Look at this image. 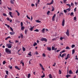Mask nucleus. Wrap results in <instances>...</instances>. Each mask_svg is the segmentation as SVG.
Instances as JSON below:
<instances>
[{"label": "nucleus", "mask_w": 78, "mask_h": 78, "mask_svg": "<svg viewBox=\"0 0 78 78\" xmlns=\"http://www.w3.org/2000/svg\"><path fill=\"white\" fill-rule=\"evenodd\" d=\"M5 51L6 53L8 54H11V50H9V49L8 48H6L5 49Z\"/></svg>", "instance_id": "nucleus-1"}, {"label": "nucleus", "mask_w": 78, "mask_h": 78, "mask_svg": "<svg viewBox=\"0 0 78 78\" xmlns=\"http://www.w3.org/2000/svg\"><path fill=\"white\" fill-rule=\"evenodd\" d=\"M41 41H45V42L47 41V39L45 38H41Z\"/></svg>", "instance_id": "nucleus-2"}, {"label": "nucleus", "mask_w": 78, "mask_h": 78, "mask_svg": "<svg viewBox=\"0 0 78 78\" xmlns=\"http://www.w3.org/2000/svg\"><path fill=\"white\" fill-rule=\"evenodd\" d=\"M64 25H65V20L63 19L62 22V26L63 27H64Z\"/></svg>", "instance_id": "nucleus-3"}, {"label": "nucleus", "mask_w": 78, "mask_h": 78, "mask_svg": "<svg viewBox=\"0 0 78 78\" xmlns=\"http://www.w3.org/2000/svg\"><path fill=\"white\" fill-rule=\"evenodd\" d=\"M54 2V1H53V0H52L50 3H47V5H52V4Z\"/></svg>", "instance_id": "nucleus-4"}, {"label": "nucleus", "mask_w": 78, "mask_h": 78, "mask_svg": "<svg viewBox=\"0 0 78 78\" xmlns=\"http://www.w3.org/2000/svg\"><path fill=\"white\" fill-rule=\"evenodd\" d=\"M7 46L9 48H11L12 47V46L11 45V44H7Z\"/></svg>", "instance_id": "nucleus-5"}, {"label": "nucleus", "mask_w": 78, "mask_h": 78, "mask_svg": "<svg viewBox=\"0 0 78 78\" xmlns=\"http://www.w3.org/2000/svg\"><path fill=\"white\" fill-rule=\"evenodd\" d=\"M55 17H56V14H55L52 17V19L53 21H55Z\"/></svg>", "instance_id": "nucleus-6"}, {"label": "nucleus", "mask_w": 78, "mask_h": 78, "mask_svg": "<svg viewBox=\"0 0 78 78\" xmlns=\"http://www.w3.org/2000/svg\"><path fill=\"white\" fill-rule=\"evenodd\" d=\"M70 54H68L66 56V58H65L66 60H67L68 58H70Z\"/></svg>", "instance_id": "nucleus-7"}, {"label": "nucleus", "mask_w": 78, "mask_h": 78, "mask_svg": "<svg viewBox=\"0 0 78 78\" xmlns=\"http://www.w3.org/2000/svg\"><path fill=\"white\" fill-rule=\"evenodd\" d=\"M66 34L68 36H69V29H67V32H66Z\"/></svg>", "instance_id": "nucleus-8"}, {"label": "nucleus", "mask_w": 78, "mask_h": 78, "mask_svg": "<svg viewBox=\"0 0 78 78\" xmlns=\"http://www.w3.org/2000/svg\"><path fill=\"white\" fill-rule=\"evenodd\" d=\"M65 55H66V54H62V56H61V54H60L59 55L60 57H62V58H63V57H64V56H65Z\"/></svg>", "instance_id": "nucleus-9"}, {"label": "nucleus", "mask_w": 78, "mask_h": 78, "mask_svg": "<svg viewBox=\"0 0 78 78\" xmlns=\"http://www.w3.org/2000/svg\"><path fill=\"white\" fill-rule=\"evenodd\" d=\"M40 1V0H38V1H37V3L35 4L36 7H37V4H39Z\"/></svg>", "instance_id": "nucleus-10"}, {"label": "nucleus", "mask_w": 78, "mask_h": 78, "mask_svg": "<svg viewBox=\"0 0 78 78\" xmlns=\"http://www.w3.org/2000/svg\"><path fill=\"white\" fill-rule=\"evenodd\" d=\"M15 1L14 0H11L10 1V3H11V4H14V2Z\"/></svg>", "instance_id": "nucleus-11"}, {"label": "nucleus", "mask_w": 78, "mask_h": 78, "mask_svg": "<svg viewBox=\"0 0 78 78\" xmlns=\"http://www.w3.org/2000/svg\"><path fill=\"white\" fill-rule=\"evenodd\" d=\"M11 14H12V12H9V15L10 16H11V17H13V16H12V15H11Z\"/></svg>", "instance_id": "nucleus-12"}, {"label": "nucleus", "mask_w": 78, "mask_h": 78, "mask_svg": "<svg viewBox=\"0 0 78 78\" xmlns=\"http://www.w3.org/2000/svg\"><path fill=\"white\" fill-rule=\"evenodd\" d=\"M25 28V27L23 26H21V30H24V29Z\"/></svg>", "instance_id": "nucleus-13"}, {"label": "nucleus", "mask_w": 78, "mask_h": 78, "mask_svg": "<svg viewBox=\"0 0 78 78\" xmlns=\"http://www.w3.org/2000/svg\"><path fill=\"white\" fill-rule=\"evenodd\" d=\"M47 49L49 51H51V48L50 47H47Z\"/></svg>", "instance_id": "nucleus-14"}, {"label": "nucleus", "mask_w": 78, "mask_h": 78, "mask_svg": "<svg viewBox=\"0 0 78 78\" xmlns=\"http://www.w3.org/2000/svg\"><path fill=\"white\" fill-rule=\"evenodd\" d=\"M50 11H48L47 12V15L48 16H49V14H50Z\"/></svg>", "instance_id": "nucleus-15"}, {"label": "nucleus", "mask_w": 78, "mask_h": 78, "mask_svg": "<svg viewBox=\"0 0 78 78\" xmlns=\"http://www.w3.org/2000/svg\"><path fill=\"white\" fill-rule=\"evenodd\" d=\"M15 69H18V70H20V69L19 68V67H18L17 66H16L15 67Z\"/></svg>", "instance_id": "nucleus-16"}, {"label": "nucleus", "mask_w": 78, "mask_h": 78, "mask_svg": "<svg viewBox=\"0 0 78 78\" xmlns=\"http://www.w3.org/2000/svg\"><path fill=\"white\" fill-rule=\"evenodd\" d=\"M66 10H68V12H69V11H70L71 9L70 8L67 9H66Z\"/></svg>", "instance_id": "nucleus-17"}, {"label": "nucleus", "mask_w": 78, "mask_h": 78, "mask_svg": "<svg viewBox=\"0 0 78 78\" xmlns=\"http://www.w3.org/2000/svg\"><path fill=\"white\" fill-rule=\"evenodd\" d=\"M36 22H37V23H41V21L39 20H36Z\"/></svg>", "instance_id": "nucleus-18"}, {"label": "nucleus", "mask_w": 78, "mask_h": 78, "mask_svg": "<svg viewBox=\"0 0 78 78\" xmlns=\"http://www.w3.org/2000/svg\"><path fill=\"white\" fill-rule=\"evenodd\" d=\"M41 32H42V33H44L45 32V29L43 28V29L41 30Z\"/></svg>", "instance_id": "nucleus-19"}, {"label": "nucleus", "mask_w": 78, "mask_h": 78, "mask_svg": "<svg viewBox=\"0 0 78 78\" xmlns=\"http://www.w3.org/2000/svg\"><path fill=\"white\" fill-rule=\"evenodd\" d=\"M69 74H72L73 73L72 71V70H69Z\"/></svg>", "instance_id": "nucleus-20"}, {"label": "nucleus", "mask_w": 78, "mask_h": 78, "mask_svg": "<svg viewBox=\"0 0 78 78\" xmlns=\"http://www.w3.org/2000/svg\"><path fill=\"white\" fill-rule=\"evenodd\" d=\"M20 35L21 36V38H23V34H20Z\"/></svg>", "instance_id": "nucleus-21"}, {"label": "nucleus", "mask_w": 78, "mask_h": 78, "mask_svg": "<svg viewBox=\"0 0 78 78\" xmlns=\"http://www.w3.org/2000/svg\"><path fill=\"white\" fill-rule=\"evenodd\" d=\"M71 6H72L73 7L74 6V4H73V3L72 2L71 3Z\"/></svg>", "instance_id": "nucleus-22"}, {"label": "nucleus", "mask_w": 78, "mask_h": 78, "mask_svg": "<svg viewBox=\"0 0 78 78\" xmlns=\"http://www.w3.org/2000/svg\"><path fill=\"white\" fill-rule=\"evenodd\" d=\"M37 45V43L35 42V43H34V44L33 46L34 47L36 46V45Z\"/></svg>", "instance_id": "nucleus-23"}, {"label": "nucleus", "mask_w": 78, "mask_h": 78, "mask_svg": "<svg viewBox=\"0 0 78 78\" xmlns=\"http://www.w3.org/2000/svg\"><path fill=\"white\" fill-rule=\"evenodd\" d=\"M44 77H45V74H44V73H43V75L41 76V78H43Z\"/></svg>", "instance_id": "nucleus-24"}, {"label": "nucleus", "mask_w": 78, "mask_h": 78, "mask_svg": "<svg viewBox=\"0 0 78 78\" xmlns=\"http://www.w3.org/2000/svg\"><path fill=\"white\" fill-rule=\"evenodd\" d=\"M75 53V50L73 49L72 50V54L73 55Z\"/></svg>", "instance_id": "nucleus-25"}, {"label": "nucleus", "mask_w": 78, "mask_h": 78, "mask_svg": "<svg viewBox=\"0 0 78 78\" xmlns=\"http://www.w3.org/2000/svg\"><path fill=\"white\" fill-rule=\"evenodd\" d=\"M70 75H68L66 76V78H69V77H70Z\"/></svg>", "instance_id": "nucleus-26"}, {"label": "nucleus", "mask_w": 78, "mask_h": 78, "mask_svg": "<svg viewBox=\"0 0 78 78\" xmlns=\"http://www.w3.org/2000/svg\"><path fill=\"white\" fill-rule=\"evenodd\" d=\"M5 26H7V27L8 28H9V27H10V26L9 25H8L7 24H5Z\"/></svg>", "instance_id": "nucleus-27"}, {"label": "nucleus", "mask_w": 78, "mask_h": 78, "mask_svg": "<svg viewBox=\"0 0 78 78\" xmlns=\"http://www.w3.org/2000/svg\"><path fill=\"white\" fill-rule=\"evenodd\" d=\"M75 47V45L74 44H73L72 46L71 47H72V48H74Z\"/></svg>", "instance_id": "nucleus-28"}, {"label": "nucleus", "mask_w": 78, "mask_h": 78, "mask_svg": "<svg viewBox=\"0 0 78 78\" xmlns=\"http://www.w3.org/2000/svg\"><path fill=\"white\" fill-rule=\"evenodd\" d=\"M49 77L50 78H53V77H52V76H51V74H50L49 75Z\"/></svg>", "instance_id": "nucleus-29"}, {"label": "nucleus", "mask_w": 78, "mask_h": 78, "mask_svg": "<svg viewBox=\"0 0 78 78\" xmlns=\"http://www.w3.org/2000/svg\"><path fill=\"white\" fill-rule=\"evenodd\" d=\"M30 76H31V74H28L27 78H30Z\"/></svg>", "instance_id": "nucleus-30"}, {"label": "nucleus", "mask_w": 78, "mask_h": 78, "mask_svg": "<svg viewBox=\"0 0 78 78\" xmlns=\"http://www.w3.org/2000/svg\"><path fill=\"white\" fill-rule=\"evenodd\" d=\"M34 28V27H31L30 29V31H33V29Z\"/></svg>", "instance_id": "nucleus-31"}, {"label": "nucleus", "mask_w": 78, "mask_h": 78, "mask_svg": "<svg viewBox=\"0 0 78 78\" xmlns=\"http://www.w3.org/2000/svg\"><path fill=\"white\" fill-rule=\"evenodd\" d=\"M34 31H36V32H39V30L38 29H36L34 30Z\"/></svg>", "instance_id": "nucleus-32"}, {"label": "nucleus", "mask_w": 78, "mask_h": 78, "mask_svg": "<svg viewBox=\"0 0 78 78\" xmlns=\"http://www.w3.org/2000/svg\"><path fill=\"white\" fill-rule=\"evenodd\" d=\"M58 73L59 74H61L62 73H61V70H59Z\"/></svg>", "instance_id": "nucleus-33"}, {"label": "nucleus", "mask_w": 78, "mask_h": 78, "mask_svg": "<svg viewBox=\"0 0 78 78\" xmlns=\"http://www.w3.org/2000/svg\"><path fill=\"white\" fill-rule=\"evenodd\" d=\"M66 5H67V6H69V8H70V7H71V6H70V4H66Z\"/></svg>", "instance_id": "nucleus-34"}, {"label": "nucleus", "mask_w": 78, "mask_h": 78, "mask_svg": "<svg viewBox=\"0 0 78 78\" xmlns=\"http://www.w3.org/2000/svg\"><path fill=\"white\" fill-rule=\"evenodd\" d=\"M70 15L71 16H73V12H71L70 14Z\"/></svg>", "instance_id": "nucleus-35"}, {"label": "nucleus", "mask_w": 78, "mask_h": 78, "mask_svg": "<svg viewBox=\"0 0 78 78\" xmlns=\"http://www.w3.org/2000/svg\"><path fill=\"white\" fill-rule=\"evenodd\" d=\"M6 20L8 21H10V20H9V17L7 18Z\"/></svg>", "instance_id": "nucleus-36"}, {"label": "nucleus", "mask_w": 78, "mask_h": 78, "mask_svg": "<svg viewBox=\"0 0 78 78\" xmlns=\"http://www.w3.org/2000/svg\"><path fill=\"white\" fill-rule=\"evenodd\" d=\"M10 28L11 31H13V29H12V28L11 27H10Z\"/></svg>", "instance_id": "nucleus-37"}, {"label": "nucleus", "mask_w": 78, "mask_h": 78, "mask_svg": "<svg viewBox=\"0 0 78 78\" xmlns=\"http://www.w3.org/2000/svg\"><path fill=\"white\" fill-rule=\"evenodd\" d=\"M64 37H61L60 38V40H61V41H62V39H64Z\"/></svg>", "instance_id": "nucleus-38"}, {"label": "nucleus", "mask_w": 78, "mask_h": 78, "mask_svg": "<svg viewBox=\"0 0 78 78\" xmlns=\"http://www.w3.org/2000/svg\"><path fill=\"white\" fill-rule=\"evenodd\" d=\"M73 20H76V16H75L74 17Z\"/></svg>", "instance_id": "nucleus-39"}, {"label": "nucleus", "mask_w": 78, "mask_h": 78, "mask_svg": "<svg viewBox=\"0 0 78 78\" xmlns=\"http://www.w3.org/2000/svg\"><path fill=\"white\" fill-rule=\"evenodd\" d=\"M3 16H7L6 14L5 13H3Z\"/></svg>", "instance_id": "nucleus-40"}, {"label": "nucleus", "mask_w": 78, "mask_h": 78, "mask_svg": "<svg viewBox=\"0 0 78 78\" xmlns=\"http://www.w3.org/2000/svg\"><path fill=\"white\" fill-rule=\"evenodd\" d=\"M66 49L67 50H68V49H69V50L70 49V48H69V47L68 46L66 48Z\"/></svg>", "instance_id": "nucleus-41"}, {"label": "nucleus", "mask_w": 78, "mask_h": 78, "mask_svg": "<svg viewBox=\"0 0 78 78\" xmlns=\"http://www.w3.org/2000/svg\"><path fill=\"white\" fill-rule=\"evenodd\" d=\"M21 27H23V23L22 22H21Z\"/></svg>", "instance_id": "nucleus-42"}, {"label": "nucleus", "mask_w": 78, "mask_h": 78, "mask_svg": "<svg viewBox=\"0 0 78 78\" xmlns=\"http://www.w3.org/2000/svg\"><path fill=\"white\" fill-rule=\"evenodd\" d=\"M20 64H22L23 66H24V63L23 62H20Z\"/></svg>", "instance_id": "nucleus-43"}, {"label": "nucleus", "mask_w": 78, "mask_h": 78, "mask_svg": "<svg viewBox=\"0 0 78 78\" xmlns=\"http://www.w3.org/2000/svg\"><path fill=\"white\" fill-rule=\"evenodd\" d=\"M52 50H55V47H53V46H52Z\"/></svg>", "instance_id": "nucleus-44"}, {"label": "nucleus", "mask_w": 78, "mask_h": 78, "mask_svg": "<svg viewBox=\"0 0 78 78\" xmlns=\"http://www.w3.org/2000/svg\"><path fill=\"white\" fill-rule=\"evenodd\" d=\"M42 56L43 57H45V54H43Z\"/></svg>", "instance_id": "nucleus-45"}, {"label": "nucleus", "mask_w": 78, "mask_h": 78, "mask_svg": "<svg viewBox=\"0 0 78 78\" xmlns=\"http://www.w3.org/2000/svg\"><path fill=\"white\" fill-rule=\"evenodd\" d=\"M64 12L65 13H66V12H67V10L66 9H64Z\"/></svg>", "instance_id": "nucleus-46"}, {"label": "nucleus", "mask_w": 78, "mask_h": 78, "mask_svg": "<svg viewBox=\"0 0 78 78\" xmlns=\"http://www.w3.org/2000/svg\"><path fill=\"white\" fill-rule=\"evenodd\" d=\"M54 10H55V8L54 7H53L51 11H54Z\"/></svg>", "instance_id": "nucleus-47"}, {"label": "nucleus", "mask_w": 78, "mask_h": 78, "mask_svg": "<svg viewBox=\"0 0 78 78\" xmlns=\"http://www.w3.org/2000/svg\"><path fill=\"white\" fill-rule=\"evenodd\" d=\"M12 35H14L15 34V32H12Z\"/></svg>", "instance_id": "nucleus-48"}, {"label": "nucleus", "mask_w": 78, "mask_h": 78, "mask_svg": "<svg viewBox=\"0 0 78 78\" xmlns=\"http://www.w3.org/2000/svg\"><path fill=\"white\" fill-rule=\"evenodd\" d=\"M25 34H27V30H26L25 31Z\"/></svg>", "instance_id": "nucleus-49"}, {"label": "nucleus", "mask_w": 78, "mask_h": 78, "mask_svg": "<svg viewBox=\"0 0 78 78\" xmlns=\"http://www.w3.org/2000/svg\"><path fill=\"white\" fill-rule=\"evenodd\" d=\"M6 74H7V75H8V71H6Z\"/></svg>", "instance_id": "nucleus-50"}, {"label": "nucleus", "mask_w": 78, "mask_h": 78, "mask_svg": "<svg viewBox=\"0 0 78 78\" xmlns=\"http://www.w3.org/2000/svg\"><path fill=\"white\" fill-rule=\"evenodd\" d=\"M5 63H6V62L5 61H4L3 62V64H5Z\"/></svg>", "instance_id": "nucleus-51"}, {"label": "nucleus", "mask_w": 78, "mask_h": 78, "mask_svg": "<svg viewBox=\"0 0 78 78\" xmlns=\"http://www.w3.org/2000/svg\"><path fill=\"white\" fill-rule=\"evenodd\" d=\"M23 51H25V48H24L23 47Z\"/></svg>", "instance_id": "nucleus-52"}, {"label": "nucleus", "mask_w": 78, "mask_h": 78, "mask_svg": "<svg viewBox=\"0 0 78 78\" xmlns=\"http://www.w3.org/2000/svg\"><path fill=\"white\" fill-rule=\"evenodd\" d=\"M56 38H54L52 39V41H56Z\"/></svg>", "instance_id": "nucleus-53"}, {"label": "nucleus", "mask_w": 78, "mask_h": 78, "mask_svg": "<svg viewBox=\"0 0 78 78\" xmlns=\"http://www.w3.org/2000/svg\"><path fill=\"white\" fill-rule=\"evenodd\" d=\"M17 16H20V13H19V12H17Z\"/></svg>", "instance_id": "nucleus-54"}, {"label": "nucleus", "mask_w": 78, "mask_h": 78, "mask_svg": "<svg viewBox=\"0 0 78 78\" xmlns=\"http://www.w3.org/2000/svg\"><path fill=\"white\" fill-rule=\"evenodd\" d=\"M40 67H43V66H42V64L41 63L40 64Z\"/></svg>", "instance_id": "nucleus-55"}, {"label": "nucleus", "mask_w": 78, "mask_h": 78, "mask_svg": "<svg viewBox=\"0 0 78 78\" xmlns=\"http://www.w3.org/2000/svg\"><path fill=\"white\" fill-rule=\"evenodd\" d=\"M28 55H29V56H32V55L31 54V53H28Z\"/></svg>", "instance_id": "nucleus-56"}, {"label": "nucleus", "mask_w": 78, "mask_h": 78, "mask_svg": "<svg viewBox=\"0 0 78 78\" xmlns=\"http://www.w3.org/2000/svg\"><path fill=\"white\" fill-rule=\"evenodd\" d=\"M64 2V3H66V2L67 0H63Z\"/></svg>", "instance_id": "nucleus-57"}, {"label": "nucleus", "mask_w": 78, "mask_h": 78, "mask_svg": "<svg viewBox=\"0 0 78 78\" xmlns=\"http://www.w3.org/2000/svg\"><path fill=\"white\" fill-rule=\"evenodd\" d=\"M35 54L36 55H38V53H37V51H36V52L35 53Z\"/></svg>", "instance_id": "nucleus-58"}, {"label": "nucleus", "mask_w": 78, "mask_h": 78, "mask_svg": "<svg viewBox=\"0 0 78 78\" xmlns=\"http://www.w3.org/2000/svg\"><path fill=\"white\" fill-rule=\"evenodd\" d=\"M9 42L10 43V44H13V42H11V41H9Z\"/></svg>", "instance_id": "nucleus-59"}, {"label": "nucleus", "mask_w": 78, "mask_h": 78, "mask_svg": "<svg viewBox=\"0 0 78 78\" xmlns=\"http://www.w3.org/2000/svg\"><path fill=\"white\" fill-rule=\"evenodd\" d=\"M34 5L33 4H31V6H34Z\"/></svg>", "instance_id": "nucleus-60"}, {"label": "nucleus", "mask_w": 78, "mask_h": 78, "mask_svg": "<svg viewBox=\"0 0 78 78\" xmlns=\"http://www.w3.org/2000/svg\"><path fill=\"white\" fill-rule=\"evenodd\" d=\"M8 8L10 10H11V8H9V7H8Z\"/></svg>", "instance_id": "nucleus-61"}, {"label": "nucleus", "mask_w": 78, "mask_h": 78, "mask_svg": "<svg viewBox=\"0 0 78 78\" xmlns=\"http://www.w3.org/2000/svg\"><path fill=\"white\" fill-rule=\"evenodd\" d=\"M76 73H78V69H77V70L76 71Z\"/></svg>", "instance_id": "nucleus-62"}, {"label": "nucleus", "mask_w": 78, "mask_h": 78, "mask_svg": "<svg viewBox=\"0 0 78 78\" xmlns=\"http://www.w3.org/2000/svg\"><path fill=\"white\" fill-rule=\"evenodd\" d=\"M76 8H75L74 9V11L75 12H76Z\"/></svg>", "instance_id": "nucleus-63"}, {"label": "nucleus", "mask_w": 78, "mask_h": 78, "mask_svg": "<svg viewBox=\"0 0 78 78\" xmlns=\"http://www.w3.org/2000/svg\"><path fill=\"white\" fill-rule=\"evenodd\" d=\"M7 75H5V78H7Z\"/></svg>", "instance_id": "nucleus-64"}]
</instances>
